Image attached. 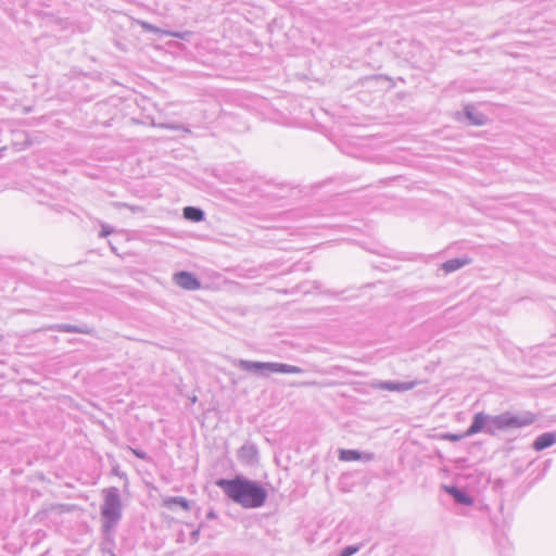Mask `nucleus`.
<instances>
[{
    "instance_id": "9d476101",
    "label": "nucleus",
    "mask_w": 556,
    "mask_h": 556,
    "mask_svg": "<svg viewBox=\"0 0 556 556\" xmlns=\"http://www.w3.org/2000/svg\"><path fill=\"white\" fill-rule=\"evenodd\" d=\"M443 489L458 504L470 506L473 503L472 497L466 491L455 485H443Z\"/></svg>"
},
{
    "instance_id": "39448f33",
    "label": "nucleus",
    "mask_w": 556,
    "mask_h": 556,
    "mask_svg": "<svg viewBox=\"0 0 556 556\" xmlns=\"http://www.w3.org/2000/svg\"><path fill=\"white\" fill-rule=\"evenodd\" d=\"M173 280L178 287L188 291H194L201 288L200 280L189 271L181 270L176 273Z\"/></svg>"
},
{
    "instance_id": "1a4fd4ad",
    "label": "nucleus",
    "mask_w": 556,
    "mask_h": 556,
    "mask_svg": "<svg viewBox=\"0 0 556 556\" xmlns=\"http://www.w3.org/2000/svg\"><path fill=\"white\" fill-rule=\"evenodd\" d=\"M416 381L397 382V381H379L375 387L380 390H387L391 392H405L416 387Z\"/></svg>"
},
{
    "instance_id": "423d86ee",
    "label": "nucleus",
    "mask_w": 556,
    "mask_h": 556,
    "mask_svg": "<svg viewBox=\"0 0 556 556\" xmlns=\"http://www.w3.org/2000/svg\"><path fill=\"white\" fill-rule=\"evenodd\" d=\"M45 330L67 332V333H84V334H90L92 332V328L86 324H81V325L55 324V325H50V326L46 327Z\"/></svg>"
},
{
    "instance_id": "2eb2a0df",
    "label": "nucleus",
    "mask_w": 556,
    "mask_h": 556,
    "mask_svg": "<svg viewBox=\"0 0 556 556\" xmlns=\"http://www.w3.org/2000/svg\"><path fill=\"white\" fill-rule=\"evenodd\" d=\"M164 505L170 508L173 505H178L185 510L190 509L189 501L182 496H172L164 501Z\"/></svg>"
},
{
    "instance_id": "f03ea898",
    "label": "nucleus",
    "mask_w": 556,
    "mask_h": 556,
    "mask_svg": "<svg viewBox=\"0 0 556 556\" xmlns=\"http://www.w3.org/2000/svg\"><path fill=\"white\" fill-rule=\"evenodd\" d=\"M216 485L233 503L243 508L262 507L267 500V491L257 482L243 476L233 479H218Z\"/></svg>"
},
{
    "instance_id": "20e7f679",
    "label": "nucleus",
    "mask_w": 556,
    "mask_h": 556,
    "mask_svg": "<svg viewBox=\"0 0 556 556\" xmlns=\"http://www.w3.org/2000/svg\"><path fill=\"white\" fill-rule=\"evenodd\" d=\"M235 366L241 370L253 372L258 376L267 377L270 374H302L304 369L289 364L275 362H255L248 359H237Z\"/></svg>"
},
{
    "instance_id": "4be33fe9",
    "label": "nucleus",
    "mask_w": 556,
    "mask_h": 556,
    "mask_svg": "<svg viewBox=\"0 0 556 556\" xmlns=\"http://www.w3.org/2000/svg\"><path fill=\"white\" fill-rule=\"evenodd\" d=\"M215 517H216V515H215V513H214L213 510H211V511L207 514V518H210V519H213V518H215Z\"/></svg>"
},
{
    "instance_id": "ddd939ff",
    "label": "nucleus",
    "mask_w": 556,
    "mask_h": 556,
    "mask_svg": "<svg viewBox=\"0 0 556 556\" xmlns=\"http://www.w3.org/2000/svg\"><path fill=\"white\" fill-rule=\"evenodd\" d=\"M184 217L190 222H202L205 217L203 210L197 206H186L182 211Z\"/></svg>"
},
{
    "instance_id": "a211bd4d",
    "label": "nucleus",
    "mask_w": 556,
    "mask_h": 556,
    "mask_svg": "<svg viewBox=\"0 0 556 556\" xmlns=\"http://www.w3.org/2000/svg\"><path fill=\"white\" fill-rule=\"evenodd\" d=\"M129 450L131 451V453H132L136 457H138V458H140V459H143V460L149 459V456H148V454H147L144 451H142V450H138V448H132V447H129Z\"/></svg>"
},
{
    "instance_id": "4468645a",
    "label": "nucleus",
    "mask_w": 556,
    "mask_h": 556,
    "mask_svg": "<svg viewBox=\"0 0 556 556\" xmlns=\"http://www.w3.org/2000/svg\"><path fill=\"white\" fill-rule=\"evenodd\" d=\"M467 264H469V258L457 257L448 260L445 263H443L442 268L444 269L445 273H453L455 270L460 269Z\"/></svg>"
},
{
    "instance_id": "aec40b11",
    "label": "nucleus",
    "mask_w": 556,
    "mask_h": 556,
    "mask_svg": "<svg viewBox=\"0 0 556 556\" xmlns=\"http://www.w3.org/2000/svg\"><path fill=\"white\" fill-rule=\"evenodd\" d=\"M199 536H200V527L191 532L190 539L193 543H195L199 541Z\"/></svg>"
},
{
    "instance_id": "5701e85b",
    "label": "nucleus",
    "mask_w": 556,
    "mask_h": 556,
    "mask_svg": "<svg viewBox=\"0 0 556 556\" xmlns=\"http://www.w3.org/2000/svg\"><path fill=\"white\" fill-rule=\"evenodd\" d=\"M316 382H303L301 383V386H315Z\"/></svg>"
},
{
    "instance_id": "f8f14e48",
    "label": "nucleus",
    "mask_w": 556,
    "mask_h": 556,
    "mask_svg": "<svg viewBox=\"0 0 556 556\" xmlns=\"http://www.w3.org/2000/svg\"><path fill=\"white\" fill-rule=\"evenodd\" d=\"M465 115L471 125L481 126L484 125L488 121V117L483 113L477 111L471 105H467L465 108Z\"/></svg>"
},
{
    "instance_id": "412c9836",
    "label": "nucleus",
    "mask_w": 556,
    "mask_h": 556,
    "mask_svg": "<svg viewBox=\"0 0 556 556\" xmlns=\"http://www.w3.org/2000/svg\"><path fill=\"white\" fill-rule=\"evenodd\" d=\"M161 127L169 128V129H178L179 128L178 126H173V125H161Z\"/></svg>"
},
{
    "instance_id": "6e6552de",
    "label": "nucleus",
    "mask_w": 556,
    "mask_h": 556,
    "mask_svg": "<svg viewBox=\"0 0 556 556\" xmlns=\"http://www.w3.org/2000/svg\"><path fill=\"white\" fill-rule=\"evenodd\" d=\"M258 450L253 443L243 444L238 451V459L244 465L257 463Z\"/></svg>"
},
{
    "instance_id": "9b49d317",
    "label": "nucleus",
    "mask_w": 556,
    "mask_h": 556,
    "mask_svg": "<svg viewBox=\"0 0 556 556\" xmlns=\"http://www.w3.org/2000/svg\"><path fill=\"white\" fill-rule=\"evenodd\" d=\"M556 443V432H544L536 437L532 443L534 451L540 452Z\"/></svg>"
},
{
    "instance_id": "f257e3e1",
    "label": "nucleus",
    "mask_w": 556,
    "mask_h": 556,
    "mask_svg": "<svg viewBox=\"0 0 556 556\" xmlns=\"http://www.w3.org/2000/svg\"><path fill=\"white\" fill-rule=\"evenodd\" d=\"M534 421L535 416L530 412L520 415L506 412L495 416L477 413L473 416L471 425L464 433H447L444 435V439L451 442H458L464 438L471 437L482 431L493 435L498 430L518 429L530 426Z\"/></svg>"
},
{
    "instance_id": "dca6fc26",
    "label": "nucleus",
    "mask_w": 556,
    "mask_h": 556,
    "mask_svg": "<svg viewBox=\"0 0 556 556\" xmlns=\"http://www.w3.org/2000/svg\"><path fill=\"white\" fill-rule=\"evenodd\" d=\"M362 458V454L356 450H340L339 451V459L342 462H354L359 460Z\"/></svg>"
},
{
    "instance_id": "6ab92c4d",
    "label": "nucleus",
    "mask_w": 556,
    "mask_h": 556,
    "mask_svg": "<svg viewBox=\"0 0 556 556\" xmlns=\"http://www.w3.org/2000/svg\"><path fill=\"white\" fill-rule=\"evenodd\" d=\"M113 232V228L109 225H105V224H102L101 225V231H100V237H108L109 235H111Z\"/></svg>"
},
{
    "instance_id": "0eeeda50",
    "label": "nucleus",
    "mask_w": 556,
    "mask_h": 556,
    "mask_svg": "<svg viewBox=\"0 0 556 556\" xmlns=\"http://www.w3.org/2000/svg\"><path fill=\"white\" fill-rule=\"evenodd\" d=\"M140 25L146 31H149V33H152L155 35H161V36H169V37L178 38L181 40H189V38L192 35V33L189 30H187V31L163 30V29L159 28L157 26H154L148 22H141Z\"/></svg>"
},
{
    "instance_id": "7ed1b4c3",
    "label": "nucleus",
    "mask_w": 556,
    "mask_h": 556,
    "mask_svg": "<svg viewBox=\"0 0 556 556\" xmlns=\"http://www.w3.org/2000/svg\"><path fill=\"white\" fill-rule=\"evenodd\" d=\"M102 532L110 536L123 516V504L119 490L111 486L103 490V503L100 507Z\"/></svg>"
},
{
    "instance_id": "f3484780",
    "label": "nucleus",
    "mask_w": 556,
    "mask_h": 556,
    "mask_svg": "<svg viewBox=\"0 0 556 556\" xmlns=\"http://www.w3.org/2000/svg\"><path fill=\"white\" fill-rule=\"evenodd\" d=\"M359 551L358 545H348L344 548H342L339 556H352L356 554Z\"/></svg>"
}]
</instances>
